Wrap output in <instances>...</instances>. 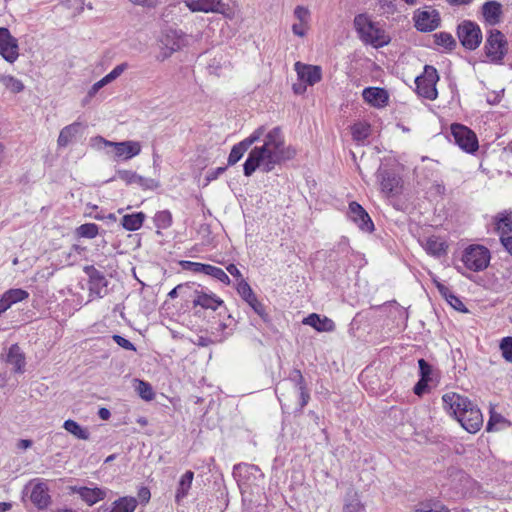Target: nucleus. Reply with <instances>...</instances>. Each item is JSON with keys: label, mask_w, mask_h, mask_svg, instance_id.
<instances>
[{"label": "nucleus", "mask_w": 512, "mask_h": 512, "mask_svg": "<svg viewBox=\"0 0 512 512\" xmlns=\"http://www.w3.org/2000/svg\"><path fill=\"white\" fill-rule=\"evenodd\" d=\"M263 143L255 146L249 153L243 165L245 176H251L257 168L264 172L272 171L276 165L294 158L296 151L291 146H285V140L280 127L264 131L261 137Z\"/></svg>", "instance_id": "f257e3e1"}, {"label": "nucleus", "mask_w": 512, "mask_h": 512, "mask_svg": "<svg viewBox=\"0 0 512 512\" xmlns=\"http://www.w3.org/2000/svg\"><path fill=\"white\" fill-rule=\"evenodd\" d=\"M353 24L359 38L365 44H370L374 47H382L388 44L389 39L385 36L384 30L380 29L368 15H356Z\"/></svg>", "instance_id": "f03ea898"}, {"label": "nucleus", "mask_w": 512, "mask_h": 512, "mask_svg": "<svg viewBox=\"0 0 512 512\" xmlns=\"http://www.w3.org/2000/svg\"><path fill=\"white\" fill-rule=\"evenodd\" d=\"M92 146L97 149H103L106 147L113 148L114 160L126 161L129 160L141 152V145L137 141L127 140L122 142H113L106 140L102 136H96L91 139Z\"/></svg>", "instance_id": "7ed1b4c3"}, {"label": "nucleus", "mask_w": 512, "mask_h": 512, "mask_svg": "<svg viewBox=\"0 0 512 512\" xmlns=\"http://www.w3.org/2000/svg\"><path fill=\"white\" fill-rule=\"evenodd\" d=\"M484 51L491 63L503 64V60L508 53V41L505 35L497 29L489 30Z\"/></svg>", "instance_id": "20e7f679"}, {"label": "nucleus", "mask_w": 512, "mask_h": 512, "mask_svg": "<svg viewBox=\"0 0 512 512\" xmlns=\"http://www.w3.org/2000/svg\"><path fill=\"white\" fill-rule=\"evenodd\" d=\"M439 80V75L433 66L426 65L421 75L415 79L416 92L419 96L435 100L438 96L436 84Z\"/></svg>", "instance_id": "39448f33"}, {"label": "nucleus", "mask_w": 512, "mask_h": 512, "mask_svg": "<svg viewBox=\"0 0 512 512\" xmlns=\"http://www.w3.org/2000/svg\"><path fill=\"white\" fill-rule=\"evenodd\" d=\"M457 36L461 45L467 50H476L482 42V31L479 25L470 20H464L458 25Z\"/></svg>", "instance_id": "423d86ee"}, {"label": "nucleus", "mask_w": 512, "mask_h": 512, "mask_svg": "<svg viewBox=\"0 0 512 512\" xmlns=\"http://www.w3.org/2000/svg\"><path fill=\"white\" fill-rule=\"evenodd\" d=\"M462 261L469 270L482 271L489 264L490 252L484 246L471 245L464 250Z\"/></svg>", "instance_id": "0eeeda50"}, {"label": "nucleus", "mask_w": 512, "mask_h": 512, "mask_svg": "<svg viewBox=\"0 0 512 512\" xmlns=\"http://www.w3.org/2000/svg\"><path fill=\"white\" fill-rule=\"evenodd\" d=\"M451 135L462 150L467 153H474L478 150V139L476 134L468 127L454 123L451 125Z\"/></svg>", "instance_id": "6e6552de"}, {"label": "nucleus", "mask_w": 512, "mask_h": 512, "mask_svg": "<svg viewBox=\"0 0 512 512\" xmlns=\"http://www.w3.org/2000/svg\"><path fill=\"white\" fill-rule=\"evenodd\" d=\"M376 176L381 187V192L387 197H395L401 193L402 179L394 171L379 167Z\"/></svg>", "instance_id": "1a4fd4ad"}, {"label": "nucleus", "mask_w": 512, "mask_h": 512, "mask_svg": "<svg viewBox=\"0 0 512 512\" xmlns=\"http://www.w3.org/2000/svg\"><path fill=\"white\" fill-rule=\"evenodd\" d=\"M0 55L8 63H14L19 57L18 40L6 27H0Z\"/></svg>", "instance_id": "9d476101"}, {"label": "nucleus", "mask_w": 512, "mask_h": 512, "mask_svg": "<svg viewBox=\"0 0 512 512\" xmlns=\"http://www.w3.org/2000/svg\"><path fill=\"white\" fill-rule=\"evenodd\" d=\"M457 421L469 433H476L483 425V416L480 409L472 402L461 412Z\"/></svg>", "instance_id": "9b49d317"}, {"label": "nucleus", "mask_w": 512, "mask_h": 512, "mask_svg": "<svg viewBox=\"0 0 512 512\" xmlns=\"http://www.w3.org/2000/svg\"><path fill=\"white\" fill-rule=\"evenodd\" d=\"M264 131L265 127L260 126L255 129L249 137L234 145L228 156V165L232 166L236 164L243 157L244 153L251 147V145L261 140Z\"/></svg>", "instance_id": "f8f14e48"}, {"label": "nucleus", "mask_w": 512, "mask_h": 512, "mask_svg": "<svg viewBox=\"0 0 512 512\" xmlns=\"http://www.w3.org/2000/svg\"><path fill=\"white\" fill-rule=\"evenodd\" d=\"M233 475L243 493L244 486L250 485L258 478L263 477L260 469L252 464H237L234 466Z\"/></svg>", "instance_id": "ddd939ff"}, {"label": "nucleus", "mask_w": 512, "mask_h": 512, "mask_svg": "<svg viewBox=\"0 0 512 512\" xmlns=\"http://www.w3.org/2000/svg\"><path fill=\"white\" fill-rule=\"evenodd\" d=\"M443 408L456 420L460 416L461 412L470 405V400L455 392H447L442 396Z\"/></svg>", "instance_id": "4468645a"}, {"label": "nucleus", "mask_w": 512, "mask_h": 512, "mask_svg": "<svg viewBox=\"0 0 512 512\" xmlns=\"http://www.w3.org/2000/svg\"><path fill=\"white\" fill-rule=\"evenodd\" d=\"M84 272L89 278V291L99 298H102L107 293L108 280L104 274L96 269L93 265L84 267Z\"/></svg>", "instance_id": "2eb2a0df"}, {"label": "nucleus", "mask_w": 512, "mask_h": 512, "mask_svg": "<svg viewBox=\"0 0 512 512\" xmlns=\"http://www.w3.org/2000/svg\"><path fill=\"white\" fill-rule=\"evenodd\" d=\"M348 216L363 232L371 233L374 231V223L371 217L359 203L353 201L349 204Z\"/></svg>", "instance_id": "dca6fc26"}, {"label": "nucleus", "mask_w": 512, "mask_h": 512, "mask_svg": "<svg viewBox=\"0 0 512 512\" xmlns=\"http://www.w3.org/2000/svg\"><path fill=\"white\" fill-rule=\"evenodd\" d=\"M191 12L223 13L226 4L222 0H184Z\"/></svg>", "instance_id": "f3484780"}, {"label": "nucleus", "mask_w": 512, "mask_h": 512, "mask_svg": "<svg viewBox=\"0 0 512 512\" xmlns=\"http://www.w3.org/2000/svg\"><path fill=\"white\" fill-rule=\"evenodd\" d=\"M160 43L176 52L188 44V37L182 30L167 29L163 33Z\"/></svg>", "instance_id": "a211bd4d"}, {"label": "nucleus", "mask_w": 512, "mask_h": 512, "mask_svg": "<svg viewBox=\"0 0 512 512\" xmlns=\"http://www.w3.org/2000/svg\"><path fill=\"white\" fill-rule=\"evenodd\" d=\"M415 27L421 32H430L440 25V15L437 10L422 11L415 15Z\"/></svg>", "instance_id": "6ab92c4d"}, {"label": "nucleus", "mask_w": 512, "mask_h": 512, "mask_svg": "<svg viewBox=\"0 0 512 512\" xmlns=\"http://www.w3.org/2000/svg\"><path fill=\"white\" fill-rule=\"evenodd\" d=\"M72 491L78 494L89 506L105 499L107 495V489L99 487L74 486Z\"/></svg>", "instance_id": "aec40b11"}, {"label": "nucleus", "mask_w": 512, "mask_h": 512, "mask_svg": "<svg viewBox=\"0 0 512 512\" xmlns=\"http://www.w3.org/2000/svg\"><path fill=\"white\" fill-rule=\"evenodd\" d=\"M295 70L298 78L308 85H314L321 80L322 70L319 66L295 63Z\"/></svg>", "instance_id": "412c9836"}, {"label": "nucleus", "mask_w": 512, "mask_h": 512, "mask_svg": "<svg viewBox=\"0 0 512 512\" xmlns=\"http://www.w3.org/2000/svg\"><path fill=\"white\" fill-rule=\"evenodd\" d=\"M84 129L85 125L78 121L62 128L57 139L58 147H67L83 133Z\"/></svg>", "instance_id": "4be33fe9"}, {"label": "nucleus", "mask_w": 512, "mask_h": 512, "mask_svg": "<svg viewBox=\"0 0 512 512\" xmlns=\"http://www.w3.org/2000/svg\"><path fill=\"white\" fill-rule=\"evenodd\" d=\"M481 13L485 23L490 26H495L502 20V4L497 1H487L482 5Z\"/></svg>", "instance_id": "5701e85b"}, {"label": "nucleus", "mask_w": 512, "mask_h": 512, "mask_svg": "<svg viewBox=\"0 0 512 512\" xmlns=\"http://www.w3.org/2000/svg\"><path fill=\"white\" fill-rule=\"evenodd\" d=\"M363 99L374 107L387 105L389 96L385 89L379 87H367L362 92Z\"/></svg>", "instance_id": "b1692460"}, {"label": "nucleus", "mask_w": 512, "mask_h": 512, "mask_svg": "<svg viewBox=\"0 0 512 512\" xmlns=\"http://www.w3.org/2000/svg\"><path fill=\"white\" fill-rule=\"evenodd\" d=\"M192 302L194 306H201L204 309H211L213 311L223 304V300L218 298L215 294H208L202 289L194 290Z\"/></svg>", "instance_id": "393cba45"}, {"label": "nucleus", "mask_w": 512, "mask_h": 512, "mask_svg": "<svg viewBox=\"0 0 512 512\" xmlns=\"http://www.w3.org/2000/svg\"><path fill=\"white\" fill-rule=\"evenodd\" d=\"M303 323L313 327L319 332H332L335 329V323L332 319L326 316L321 317L316 313H312L304 318Z\"/></svg>", "instance_id": "a878e982"}, {"label": "nucleus", "mask_w": 512, "mask_h": 512, "mask_svg": "<svg viewBox=\"0 0 512 512\" xmlns=\"http://www.w3.org/2000/svg\"><path fill=\"white\" fill-rule=\"evenodd\" d=\"M30 499L39 509L46 508L50 503L48 488L44 483H38L32 488Z\"/></svg>", "instance_id": "bb28decb"}, {"label": "nucleus", "mask_w": 512, "mask_h": 512, "mask_svg": "<svg viewBox=\"0 0 512 512\" xmlns=\"http://www.w3.org/2000/svg\"><path fill=\"white\" fill-rule=\"evenodd\" d=\"M7 363L13 366L16 373H23L25 367V356L17 344L11 345L7 355Z\"/></svg>", "instance_id": "cd10ccee"}, {"label": "nucleus", "mask_w": 512, "mask_h": 512, "mask_svg": "<svg viewBox=\"0 0 512 512\" xmlns=\"http://www.w3.org/2000/svg\"><path fill=\"white\" fill-rule=\"evenodd\" d=\"M424 249L428 254L440 257L446 253L447 245L441 238L431 236L425 241Z\"/></svg>", "instance_id": "c85d7f7f"}, {"label": "nucleus", "mask_w": 512, "mask_h": 512, "mask_svg": "<svg viewBox=\"0 0 512 512\" xmlns=\"http://www.w3.org/2000/svg\"><path fill=\"white\" fill-rule=\"evenodd\" d=\"M137 499L135 497H121L112 503L110 510L106 512H134L137 507Z\"/></svg>", "instance_id": "c756f323"}, {"label": "nucleus", "mask_w": 512, "mask_h": 512, "mask_svg": "<svg viewBox=\"0 0 512 512\" xmlns=\"http://www.w3.org/2000/svg\"><path fill=\"white\" fill-rule=\"evenodd\" d=\"M145 218L146 215L143 212L126 214L122 217L121 224L127 231H136L142 227Z\"/></svg>", "instance_id": "7c9ffc66"}, {"label": "nucleus", "mask_w": 512, "mask_h": 512, "mask_svg": "<svg viewBox=\"0 0 512 512\" xmlns=\"http://www.w3.org/2000/svg\"><path fill=\"white\" fill-rule=\"evenodd\" d=\"M194 478V473L192 471H186L180 478L178 488L176 491V501L180 502L183 498H185L188 494L189 489L191 488L192 481Z\"/></svg>", "instance_id": "2f4dec72"}, {"label": "nucleus", "mask_w": 512, "mask_h": 512, "mask_svg": "<svg viewBox=\"0 0 512 512\" xmlns=\"http://www.w3.org/2000/svg\"><path fill=\"white\" fill-rule=\"evenodd\" d=\"M496 230L500 234V240L502 238L510 237L509 234L512 232V213L501 214L496 222Z\"/></svg>", "instance_id": "473e14b6"}, {"label": "nucleus", "mask_w": 512, "mask_h": 512, "mask_svg": "<svg viewBox=\"0 0 512 512\" xmlns=\"http://www.w3.org/2000/svg\"><path fill=\"white\" fill-rule=\"evenodd\" d=\"M63 428L74 435L76 438L81 440H88L89 439V432L86 428H83L80 426L76 421L72 419H68L64 422Z\"/></svg>", "instance_id": "72a5a7b5"}, {"label": "nucleus", "mask_w": 512, "mask_h": 512, "mask_svg": "<svg viewBox=\"0 0 512 512\" xmlns=\"http://www.w3.org/2000/svg\"><path fill=\"white\" fill-rule=\"evenodd\" d=\"M0 83L11 93H20L24 90L23 82L12 75H0Z\"/></svg>", "instance_id": "f704fd0d"}, {"label": "nucleus", "mask_w": 512, "mask_h": 512, "mask_svg": "<svg viewBox=\"0 0 512 512\" xmlns=\"http://www.w3.org/2000/svg\"><path fill=\"white\" fill-rule=\"evenodd\" d=\"M2 296L7 300V303H9V306L11 307L18 302L26 300L29 297V293L21 288H15L7 290Z\"/></svg>", "instance_id": "c9c22d12"}, {"label": "nucleus", "mask_w": 512, "mask_h": 512, "mask_svg": "<svg viewBox=\"0 0 512 512\" xmlns=\"http://www.w3.org/2000/svg\"><path fill=\"white\" fill-rule=\"evenodd\" d=\"M237 293L240 297L248 304L251 301H255L257 297L251 286L245 279H241L238 281L236 285Z\"/></svg>", "instance_id": "e433bc0d"}, {"label": "nucleus", "mask_w": 512, "mask_h": 512, "mask_svg": "<svg viewBox=\"0 0 512 512\" xmlns=\"http://www.w3.org/2000/svg\"><path fill=\"white\" fill-rule=\"evenodd\" d=\"M351 133L355 141L362 142L370 135V125L365 122L355 123L351 127Z\"/></svg>", "instance_id": "4c0bfd02"}, {"label": "nucleus", "mask_w": 512, "mask_h": 512, "mask_svg": "<svg viewBox=\"0 0 512 512\" xmlns=\"http://www.w3.org/2000/svg\"><path fill=\"white\" fill-rule=\"evenodd\" d=\"M98 233L99 227L95 223H85L76 228V234L81 238L93 239Z\"/></svg>", "instance_id": "58836bf2"}, {"label": "nucleus", "mask_w": 512, "mask_h": 512, "mask_svg": "<svg viewBox=\"0 0 512 512\" xmlns=\"http://www.w3.org/2000/svg\"><path fill=\"white\" fill-rule=\"evenodd\" d=\"M435 44L442 46L447 50H452L456 47V41L450 33L439 32L434 34Z\"/></svg>", "instance_id": "ea45409f"}, {"label": "nucleus", "mask_w": 512, "mask_h": 512, "mask_svg": "<svg viewBox=\"0 0 512 512\" xmlns=\"http://www.w3.org/2000/svg\"><path fill=\"white\" fill-rule=\"evenodd\" d=\"M509 425L510 422L506 420L501 414L491 412L486 429L487 431H496Z\"/></svg>", "instance_id": "a19ab883"}, {"label": "nucleus", "mask_w": 512, "mask_h": 512, "mask_svg": "<svg viewBox=\"0 0 512 512\" xmlns=\"http://www.w3.org/2000/svg\"><path fill=\"white\" fill-rule=\"evenodd\" d=\"M362 507L356 493L347 494L344 500L343 512H359Z\"/></svg>", "instance_id": "79ce46f5"}, {"label": "nucleus", "mask_w": 512, "mask_h": 512, "mask_svg": "<svg viewBox=\"0 0 512 512\" xmlns=\"http://www.w3.org/2000/svg\"><path fill=\"white\" fill-rule=\"evenodd\" d=\"M155 226L158 229H166L172 224V215L168 210L159 211L154 217Z\"/></svg>", "instance_id": "37998d69"}, {"label": "nucleus", "mask_w": 512, "mask_h": 512, "mask_svg": "<svg viewBox=\"0 0 512 512\" xmlns=\"http://www.w3.org/2000/svg\"><path fill=\"white\" fill-rule=\"evenodd\" d=\"M206 275L211 276L226 285H229L231 282L229 276L223 269L210 264L208 265Z\"/></svg>", "instance_id": "c03bdc74"}, {"label": "nucleus", "mask_w": 512, "mask_h": 512, "mask_svg": "<svg viewBox=\"0 0 512 512\" xmlns=\"http://www.w3.org/2000/svg\"><path fill=\"white\" fill-rule=\"evenodd\" d=\"M419 366V375L420 379H424L425 381L432 382L434 370L433 367L423 358L418 360Z\"/></svg>", "instance_id": "a18cd8bd"}, {"label": "nucleus", "mask_w": 512, "mask_h": 512, "mask_svg": "<svg viewBox=\"0 0 512 512\" xmlns=\"http://www.w3.org/2000/svg\"><path fill=\"white\" fill-rule=\"evenodd\" d=\"M128 68V64L126 62L121 63L113 68L107 75H105L101 80V82L105 85L116 80L126 69Z\"/></svg>", "instance_id": "49530a36"}, {"label": "nucleus", "mask_w": 512, "mask_h": 512, "mask_svg": "<svg viewBox=\"0 0 512 512\" xmlns=\"http://www.w3.org/2000/svg\"><path fill=\"white\" fill-rule=\"evenodd\" d=\"M128 68V64L126 62L121 63L113 68L107 75H105L101 80V82L105 85L116 80L126 69Z\"/></svg>", "instance_id": "de8ad7c7"}, {"label": "nucleus", "mask_w": 512, "mask_h": 512, "mask_svg": "<svg viewBox=\"0 0 512 512\" xmlns=\"http://www.w3.org/2000/svg\"><path fill=\"white\" fill-rule=\"evenodd\" d=\"M182 269L191 271L194 273H203L206 275V271L209 264H203L193 261L184 260L180 262Z\"/></svg>", "instance_id": "09e8293b"}, {"label": "nucleus", "mask_w": 512, "mask_h": 512, "mask_svg": "<svg viewBox=\"0 0 512 512\" xmlns=\"http://www.w3.org/2000/svg\"><path fill=\"white\" fill-rule=\"evenodd\" d=\"M500 350L503 358L508 362H512V337H504L501 340Z\"/></svg>", "instance_id": "8fccbe9b"}, {"label": "nucleus", "mask_w": 512, "mask_h": 512, "mask_svg": "<svg viewBox=\"0 0 512 512\" xmlns=\"http://www.w3.org/2000/svg\"><path fill=\"white\" fill-rule=\"evenodd\" d=\"M116 177L124 181L127 185L136 184L139 175L131 170H117Z\"/></svg>", "instance_id": "3c124183"}, {"label": "nucleus", "mask_w": 512, "mask_h": 512, "mask_svg": "<svg viewBox=\"0 0 512 512\" xmlns=\"http://www.w3.org/2000/svg\"><path fill=\"white\" fill-rule=\"evenodd\" d=\"M248 305L264 322H267L269 320V315L266 312L264 304L260 302L257 297L255 298V301L249 302Z\"/></svg>", "instance_id": "603ef678"}, {"label": "nucleus", "mask_w": 512, "mask_h": 512, "mask_svg": "<svg viewBox=\"0 0 512 512\" xmlns=\"http://www.w3.org/2000/svg\"><path fill=\"white\" fill-rule=\"evenodd\" d=\"M138 393L144 400H152L154 398V392L149 383L145 381H139L137 387Z\"/></svg>", "instance_id": "864d4df0"}, {"label": "nucleus", "mask_w": 512, "mask_h": 512, "mask_svg": "<svg viewBox=\"0 0 512 512\" xmlns=\"http://www.w3.org/2000/svg\"><path fill=\"white\" fill-rule=\"evenodd\" d=\"M290 381L294 383L298 390H303L306 387L304 377L299 369H294L289 375Z\"/></svg>", "instance_id": "5fc2aeb1"}, {"label": "nucleus", "mask_w": 512, "mask_h": 512, "mask_svg": "<svg viewBox=\"0 0 512 512\" xmlns=\"http://www.w3.org/2000/svg\"><path fill=\"white\" fill-rule=\"evenodd\" d=\"M136 184L144 190H155L159 187V183L156 180L152 178H146L140 175L138 177V181L136 182Z\"/></svg>", "instance_id": "6e6d98bb"}, {"label": "nucleus", "mask_w": 512, "mask_h": 512, "mask_svg": "<svg viewBox=\"0 0 512 512\" xmlns=\"http://www.w3.org/2000/svg\"><path fill=\"white\" fill-rule=\"evenodd\" d=\"M294 16L298 20V22H303V23L308 24V21L310 18V12H309L308 8H306L304 6H296V8L294 9Z\"/></svg>", "instance_id": "4d7b16f0"}, {"label": "nucleus", "mask_w": 512, "mask_h": 512, "mask_svg": "<svg viewBox=\"0 0 512 512\" xmlns=\"http://www.w3.org/2000/svg\"><path fill=\"white\" fill-rule=\"evenodd\" d=\"M383 13L394 14L397 12L396 0H378Z\"/></svg>", "instance_id": "13d9d810"}, {"label": "nucleus", "mask_w": 512, "mask_h": 512, "mask_svg": "<svg viewBox=\"0 0 512 512\" xmlns=\"http://www.w3.org/2000/svg\"><path fill=\"white\" fill-rule=\"evenodd\" d=\"M193 286L194 284L190 285L189 283L177 285L168 293V296L171 299H174L178 296L179 293L188 294V290H190Z\"/></svg>", "instance_id": "bf43d9fd"}, {"label": "nucleus", "mask_w": 512, "mask_h": 512, "mask_svg": "<svg viewBox=\"0 0 512 512\" xmlns=\"http://www.w3.org/2000/svg\"><path fill=\"white\" fill-rule=\"evenodd\" d=\"M113 340L122 348L130 351H135L136 347L132 342H130L128 339L124 338L120 335H113Z\"/></svg>", "instance_id": "052dcab7"}, {"label": "nucleus", "mask_w": 512, "mask_h": 512, "mask_svg": "<svg viewBox=\"0 0 512 512\" xmlns=\"http://www.w3.org/2000/svg\"><path fill=\"white\" fill-rule=\"evenodd\" d=\"M63 4L67 8L75 9L77 14H80L84 10V0H65Z\"/></svg>", "instance_id": "680f3d73"}, {"label": "nucleus", "mask_w": 512, "mask_h": 512, "mask_svg": "<svg viewBox=\"0 0 512 512\" xmlns=\"http://www.w3.org/2000/svg\"><path fill=\"white\" fill-rule=\"evenodd\" d=\"M454 309L461 312H466L467 309L463 302L454 294L450 296L448 300H446Z\"/></svg>", "instance_id": "e2e57ef3"}, {"label": "nucleus", "mask_w": 512, "mask_h": 512, "mask_svg": "<svg viewBox=\"0 0 512 512\" xmlns=\"http://www.w3.org/2000/svg\"><path fill=\"white\" fill-rule=\"evenodd\" d=\"M308 29V24L303 22L294 23L292 25V31L296 36L304 37Z\"/></svg>", "instance_id": "0e129e2a"}, {"label": "nucleus", "mask_w": 512, "mask_h": 512, "mask_svg": "<svg viewBox=\"0 0 512 512\" xmlns=\"http://www.w3.org/2000/svg\"><path fill=\"white\" fill-rule=\"evenodd\" d=\"M226 171V167H218L207 172L205 180L207 183L216 180L221 174Z\"/></svg>", "instance_id": "69168bd1"}, {"label": "nucleus", "mask_w": 512, "mask_h": 512, "mask_svg": "<svg viewBox=\"0 0 512 512\" xmlns=\"http://www.w3.org/2000/svg\"><path fill=\"white\" fill-rule=\"evenodd\" d=\"M428 381L424 379H419V381L415 384L413 391L417 396H422L428 390Z\"/></svg>", "instance_id": "338daca9"}, {"label": "nucleus", "mask_w": 512, "mask_h": 512, "mask_svg": "<svg viewBox=\"0 0 512 512\" xmlns=\"http://www.w3.org/2000/svg\"><path fill=\"white\" fill-rule=\"evenodd\" d=\"M434 283L439 291V293L448 300L450 296L453 294V292L443 283L439 282L438 280L434 279Z\"/></svg>", "instance_id": "774afa93"}]
</instances>
